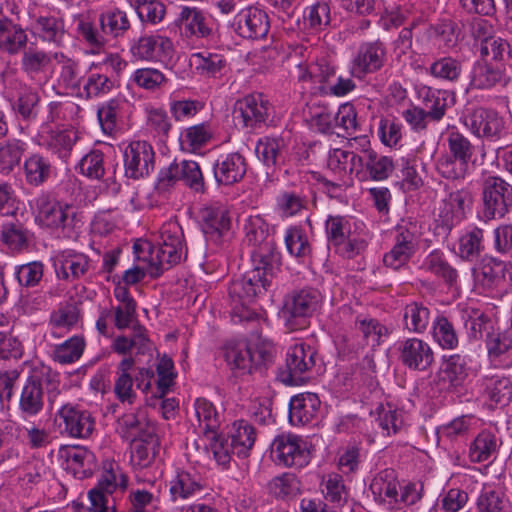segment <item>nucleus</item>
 Wrapping results in <instances>:
<instances>
[{
    "mask_svg": "<svg viewBox=\"0 0 512 512\" xmlns=\"http://www.w3.org/2000/svg\"><path fill=\"white\" fill-rule=\"evenodd\" d=\"M131 53L139 60L162 61L171 57L173 43L159 34L143 35L131 46Z\"/></svg>",
    "mask_w": 512,
    "mask_h": 512,
    "instance_id": "412c9836",
    "label": "nucleus"
},
{
    "mask_svg": "<svg viewBox=\"0 0 512 512\" xmlns=\"http://www.w3.org/2000/svg\"><path fill=\"white\" fill-rule=\"evenodd\" d=\"M448 153L442 155L436 163L438 173L449 180L464 179L469 162L474 154V146L459 131H451L447 135Z\"/></svg>",
    "mask_w": 512,
    "mask_h": 512,
    "instance_id": "423d86ee",
    "label": "nucleus"
},
{
    "mask_svg": "<svg viewBox=\"0 0 512 512\" xmlns=\"http://www.w3.org/2000/svg\"><path fill=\"white\" fill-rule=\"evenodd\" d=\"M484 232L478 227L464 234L459 241V253L462 259L472 261L479 257L484 249Z\"/></svg>",
    "mask_w": 512,
    "mask_h": 512,
    "instance_id": "603ef678",
    "label": "nucleus"
},
{
    "mask_svg": "<svg viewBox=\"0 0 512 512\" xmlns=\"http://www.w3.org/2000/svg\"><path fill=\"white\" fill-rule=\"evenodd\" d=\"M285 245L288 252L297 258L306 257L311 253V246L307 236L303 229L298 226L287 229Z\"/></svg>",
    "mask_w": 512,
    "mask_h": 512,
    "instance_id": "6e6d98bb",
    "label": "nucleus"
},
{
    "mask_svg": "<svg viewBox=\"0 0 512 512\" xmlns=\"http://www.w3.org/2000/svg\"><path fill=\"white\" fill-rule=\"evenodd\" d=\"M336 78V67L327 58H319L309 64L305 74L300 76L301 80L309 79L313 83L319 84L322 91L323 86H328Z\"/></svg>",
    "mask_w": 512,
    "mask_h": 512,
    "instance_id": "37998d69",
    "label": "nucleus"
},
{
    "mask_svg": "<svg viewBox=\"0 0 512 512\" xmlns=\"http://www.w3.org/2000/svg\"><path fill=\"white\" fill-rule=\"evenodd\" d=\"M386 47L380 40L362 43L352 59L350 72L358 79L379 71L386 61Z\"/></svg>",
    "mask_w": 512,
    "mask_h": 512,
    "instance_id": "2eb2a0df",
    "label": "nucleus"
},
{
    "mask_svg": "<svg viewBox=\"0 0 512 512\" xmlns=\"http://www.w3.org/2000/svg\"><path fill=\"white\" fill-rule=\"evenodd\" d=\"M285 141L281 137H263L256 144L258 158L268 168H276L284 162Z\"/></svg>",
    "mask_w": 512,
    "mask_h": 512,
    "instance_id": "4c0bfd02",
    "label": "nucleus"
},
{
    "mask_svg": "<svg viewBox=\"0 0 512 512\" xmlns=\"http://www.w3.org/2000/svg\"><path fill=\"white\" fill-rule=\"evenodd\" d=\"M63 422L62 432L74 438H88L94 431L95 420L92 414L78 405L65 404L58 411Z\"/></svg>",
    "mask_w": 512,
    "mask_h": 512,
    "instance_id": "6ab92c4d",
    "label": "nucleus"
},
{
    "mask_svg": "<svg viewBox=\"0 0 512 512\" xmlns=\"http://www.w3.org/2000/svg\"><path fill=\"white\" fill-rule=\"evenodd\" d=\"M271 452L277 463L286 467H303L309 462L306 442L291 433L278 435L272 443Z\"/></svg>",
    "mask_w": 512,
    "mask_h": 512,
    "instance_id": "ddd939ff",
    "label": "nucleus"
},
{
    "mask_svg": "<svg viewBox=\"0 0 512 512\" xmlns=\"http://www.w3.org/2000/svg\"><path fill=\"white\" fill-rule=\"evenodd\" d=\"M506 265L503 261L490 258L484 260L475 271V280L484 290L498 288L504 281Z\"/></svg>",
    "mask_w": 512,
    "mask_h": 512,
    "instance_id": "e433bc0d",
    "label": "nucleus"
},
{
    "mask_svg": "<svg viewBox=\"0 0 512 512\" xmlns=\"http://www.w3.org/2000/svg\"><path fill=\"white\" fill-rule=\"evenodd\" d=\"M59 394V374L45 365L34 367L21 389L19 411L25 419L36 417L44 408L45 397L53 405Z\"/></svg>",
    "mask_w": 512,
    "mask_h": 512,
    "instance_id": "f03ea898",
    "label": "nucleus"
},
{
    "mask_svg": "<svg viewBox=\"0 0 512 512\" xmlns=\"http://www.w3.org/2000/svg\"><path fill=\"white\" fill-rule=\"evenodd\" d=\"M103 159L104 155L101 151H91L80 161L79 168L81 173L91 179H101L105 172Z\"/></svg>",
    "mask_w": 512,
    "mask_h": 512,
    "instance_id": "69168bd1",
    "label": "nucleus"
},
{
    "mask_svg": "<svg viewBox=\"0 0 512 512\" xmlns=\"http://www.w3.org/2000/svg\"><path fill=\"white\" fill-rule=\"evenodd\" d=\"M320 399L315 393H301L291 398L289 420L293 425H305L311 422L320 409Z\"/></svg>",
    "mask_w": 512,
    "mask_h": 512,
    "instance_id": "cd10ccee",
    "label": "nucleus"
},
{
    "mask_svg": "<svg viewBox=\"0 0 512 512\" xmlns=\"http://www.w3.org/2000/svg\"><path fill=\"white\" fill-rule=\"evenodd\" d=\"M308 200L295 192H283L277 199V206L286 217L298 214L307 207Z\"/></svg>",
    "mask_w": 512,
    "mask_h": 512,
    "instance_id": "774afa93",
    "label": "nucleus"
},
{
    "mask_svg": "<svg viewBox=\"0 0 512 512\" xmlns=\"http://www.w3.org/2000/svg\"><path fill=\"white\" fill-rule=\"evenodd\" d=\"M399 487L395 471L393 469H385L372 479L369 489L377 503L385 505L390 510H394L399 508Z\"/></svg>",
    "mask_w": 512,
    "mask_h": 512,
    "instance_id": "b1692460",
    "label": "nucleus"
},
{
    "mask_svg": "<svg viewBox=\"0 0 512 512\" xmlns=\"http://www.w3.org/2000/svg\"><path fill=\"white\" fill-rule=\"evenodd\" d=\"M464 125L477 137L489 141L499 140L505 129V121L500 114L491 108L476 107L467 113Z\"/></svg>",
    "mask_w": 512,
    "mask_h": 512,
    "instance_id": "f8f14e48",
    "label": "nucleus"
},
{
    "mask_svg": "<svg viewBox=\"0 0 512 512\" xmlns=\"http://www.w3.org/2000/svg\"><path fill=\"white\" fill-rule=\"evenodd\" d=\"M433 338L442 349L453 350L459 344L457 332L445 316H438L434 321Z\"/></svg>",
    "mask_w": 512,
    "mask_h": 512,
    "instance_id": "8fccbe9b",
    "label": "nucleus"
},
{
    "mask_svg": "<svg viewBox=\"0 0 512 512\" xmlns=\"http://www.w3.org/2000/svg\"><path fill=\"white\" fill-rule=\"evenodd\" d=\"M399 360L415 371H426L434 361V353L430 345L422 339L411 337L399 343Z\"/></svg>",
    "mask_w": 512,
    "mask_h": 512,
    "instance_id": "a211bd4d",
    "label": "nucleus"
},
{
    "mask_svg": "<svg viewBox=\"0 0 512 512\" xmlns=\"http://www.w3.org/2000/svg\"><path fill=\"white\" fill-rule=\"evenodd\" d=\"M201 228L207 241L217 246L229 240L231 218L223 206H207L200 211Z\"/></svg>",
    "mask_w": 512,
    "mask_h": 512,
    "instance_id": "dca6fc26",
    "label": "nucleus"
},
{
    "mask_svg": "<svg viewBox=\"0 0 512 512\" xmlns=\"http://www.w3.org/2000/svg\"><path fill=\"white\" fill-rule=\"evenodd\" d=\"M176 25L181 35L186 38H209L213 35V29L203 12L195 7H182L176 19Z\"/></svg>",
    "mask_w": 512,
    "mask_h": 512,
    "instance_id": "393cba45",
    "label": "nucleus"
},
{
    "mask_svg": "<svg viewBox=\"0 0 512 512\" xmlns=\"http://www.w3.org/2000/svg\"><path fill=\"white\" fill-rule=\"evenodd\" d=\"M89 258L82 253L64 251L54 263L55 272L59 279L75 281L84 276L89 270Z\"/></svg>",
    "mask_w": 512,
    "mask_h": 512,
    "instance_id": "bb28decb",
    "label": "nucleus"
},
{
    "mask_svg": "<svg viewBox=\"0 0 512 512\" xmlns=\"http://www.w3.org/2000/svg\"><path fill=\"white\" fill-rule=\"evenodd\" d=\"M256 439L255 428L245 420L235 421L230 433L231 451L238 457H247Z\"/></svg>",
    "mask_w": 512,
    "mask_h": 512,
    "instance_id": "72a5a7b5",
    "label": "nucleus"
},
{
    "mask_svg": "<svg viewBox=\"0 0 512 512\" xmlns=\"http://www.w3.org/2000/svg\"><path fill=\"white\" fill-rule=\"evenodd\" d=\"M37 219L48 228L69 229L74 227L76 208L57 201L49 193H41L35 199Z\"/></svg>",
    "mask_w": 512,
    "mask_h": 512,
    "instance_id": "9b49d317",
    "label": "nucleus"
},
{
    "mask_svg": "<svg viewBox=\"0 0 512 512\" xmlns=\"http://www.w3.org/2000/svg\"><path fill=\"white\" fill-rule=\"evenodd\" d=\"M75 140V134L71 130H51L46 138V145L60 157H65L71 151Z\"/></svg>",
    "mask_w": 512,
    "mask_h": 512,
    "instance_id": "bf43d9fd",
    "label": "nucleus"
},
{
    "mask_svg": "<svg viewBox=\"0 0 512 512\" xmlns=\"http://www.w3.org/2000/svg\"><path fill=\"white\" fill-rule=\"evenodd\" d=\"M194 407L199 423V433L209 437L219 426L218 413L213 404L204 398L196 399Z\"/></svg>",
    "mask_w": 512,
    "mask_h": 512,
    "instance_id": "c03bdc74",
    "label": "nucleus"
},
{
    "mask_svg": "<svg viewBox=\"0 0 512 512\" xmlns=\"http://www.w3.org/2000/svg\"><path fill=\"white\" fill-rule=\"evenodd\" d=\"M180 180L196 193H205L206 187L200 166L192 160H183L178 163Z\"/></svg>",
    "mask_w": 512,
    "mask_h": 512,
    "instance_id": "864d4df0",
    "label": "nucleus"
},
{
    "mask_svg": "<svg viewBox=\"0 0 512 512\" xmlns=\"http://www.w3.org/2000/svg\"><path fill=\"white\" fill-rule=\"evenodd\" d=\"M125 176L138 180L150 175L155 166V152L146 141L131 142L124 150Z\"/></svg>",
    "mask_w": 512,
    "mask_h": 512,
    "instance_id": "4468645a",
    "label": "nucleus"
},
{
    "mask_svg": "<svg viewBox=\"0 0 512 512\" xmlns=\"http://www.w3.org/2000/svg\"><path fill=\"white\" fill-rule=\"evenodd\" d=\"M244 231L245 240L253 247L252 264L269 266L270 270L280 269L281 256L276 250L268 223L259 215L249 216L245 221Z\"/></svg>",
    "mask_w": 512,
    "mask_h": 512,
    "instance_id": "39448f33",
    "label": "nucleus"
},
{
    "mask_svg": "<svg viewBox=\"0 0 512 512\" xmlns=\"http://www.w3.org/2000/svg\"><path fill=\"white\" fill-rule=\"evenodd\" d=\"M158 379L156 380V396L163 398L173 385L175 374L174 363L170 357L163 355L157 365Z\"/></svg>",
    "mask_w": 512,
    "mask_h": 512,
    "instance_id": "680f3d73",
    "label": "nucleus"
},
{
    "mask_svg": "<svg viewBox=\"0 0 512 512\" xmlns=\"http://www.w3.org/2000/svg\"><path fill=\"white\" fill-rule=\"evenodd\" d=\"M365 171L370 179L382 181L387 179L394 170V163L391 157L379 155L373 149H364Z\"/></svg>",
    "mask_w": 512,
    "mask_h": 512,
    "instance_id": "a19ab883",
    "label": "nucleus"
},
{
    "mask_svg": "<svg viewBox=\"0 0 512 512\" xmlns=\"http://www.w3.org/2000/svg\"><path fill=\"white\" fill-rule=\"evenodd\" d=\"M462 71L461 60L451 56H445L435 60L428 69V73L432 77L449 82H457Z\"/></svg>",
    "mask_w": 512,
    "mask_h": 512,
    "instance_id": "a18cd8bd",
    "label": "nucleus"
},
{
    "mask_svg": "<svg viewBox=\"0 0 512 512\" xmlns=\"http://www.w3.org/2000/svg\"><path fill=\"white\" fill-rule=\"evenodd\" d=\"M24 152V143L18 139H10L0 146V167L11 172L19 165Z\"/></svg>",
    "mask_w": 512,
    "mask_h": 512,
    "instance_id": "4d7b16f0",
    "label": "nucleus"
},
{
    "mask_svg": "<svg viewBox=\"0 0 512 512\" xmlns=\"http://www.w3.org/2000/svg\"><path fill=\"white\" fill-rule=\"evenodd\" d=\"M504 71L487 62H477L473 66L470 85L476 89H490L501 82Z\"/></svg>",
    "mask_w": 512,
    "mask_h": 512,
    "instance_id": "79ce46f5",
    "label": "nucleus"
},
{
    "mask_svg": "<svg viewBox=\"0 0 512 512\" xmlns=\"http://www.w3.org/2000/svg\"><path fill=\"white\" fill-rule=\"evenodd\" d=\"M54 167L48 157L39 153L31 154L24 161L26 183L38 187L47 182L54 173Z\"/></svg>",
    "mask_w": 512,
    "mask_h": 512,
    "instance_id": "c756f323",
    "label": "nucleus"
},
{
    "mask_svg": "<svg viewBox=\"0 0 512 512\" xmlns=\"http://www.w3.org/2000/svg\"><path fill=\"white\" fill-rule=\"evenodd\" d=\"M232 27L243 38H263L269 31L268 16L258 8L249 7L241 10L235 16Z\"/></svg>",
    "mask_w": 512,
    "mask_h": 512,
    "instance_id": "aec40b11",
    "label": "nucleus"
},
{
    "mask_svg": "<svg viewBox=\"0 0 512 512\" xmlns=\"http://www.w3.org/2000/svg\"><path fill=\"white\" fill-rule=\"evenodd\" d=\"M416 238L413 232L405 226L397 227L395 244L383 257L386 267L398 270L408 263L416 252Z\"/></svg>",
    "mask_w": 512,
    "mask_h": 512,
    "instance_id": "4be33fe9",
    "label": "nucleus"
},
{
    "mask_svg": "<svg viewBox=\"0 0 512 512\" xmlns=\"http://www.w3.org/2000/svg\"><path fill=\"white\" fill-rule=\"evenodd\" d=\"M317 351L306 343L295 344L286 354L285 365L279 369L278 379L287 385H301L316 365Z\"/></svg>",
    "mask_w": 512,
    "mask_h": 512,
    "instance_id": "1a4fd4ad",
    "label": "nucleus"
},
{
    "mask_svg": "<svg viewBox=\"0 0 512 512\" xmlns=\"http://www.w3.org/2000/svg\"><path fill=\"white\" fill-rule=\"evenodd\" d=\"M505 493L500 488L484 486L476 500L477 512H504Z\"/></svg>",
    "mask_w": 512,
    "mask_h": 512,
    "instance_id": "09e8293b",
    "label": "nucleus"
},
{
    "mask_svg": "<svg viewBox=\"0 0 512 512\" xmlns=\"http://www.w3.org/2000/svg\"><path fill=\"white\" fill-rule=\"evenodd\" d=\"M454 101V94L449 91L429 89L423 100L425 106L423 109L429 120L439 122L445 116L447 108L454 104Z\"/></svg>",
    "mask_w": 512,
    "mask_h": 512,
    "instance_id": "ea45409f",
    "label": "nucleus"
},
{
    "mask_svg": "<svg viewBox=\"0 0 512 512\" xmlns=\"http://www.w3.org/2000/svg\"><path fill=\"white\" fill-rule=\"evenodd\" d=\"M51 62V55L33 43L22 49L21 69L30 77L43 73Z\"/></svg>",
    "mask_w": 512,
    "mask_h": 512,
    "instance_id": "c9c22d12",
    "label": "nucleus"
},
{
    "mask_svg": "<svg viewBox=\"0 0 512 512\" xmlns=\"http://www.w3.org/2000/svg\"><path fill=\"white\" fill-rule=\"evenodd\" d=\"M431 321V311L422 302L412 301L403 308V325L410 333H424Z\"/></svg>",
    "mask_w": 512,
    "mask_h": 512,
    "instance_id": "f704fd0d",
    "label": "nucleus"
},
{
    "mask_svg": "<svg viewBox=\"0 0 512 512\" xmlns=\"http://www.w3.org/2000/svg\"><path fill=\"white\" fill-rule=\"evenodd\" d=\"M325 232L328 244L332 247L352 234L350 222L343 216H328L325 221Z\"/></svg>",
    "mask_w": 512,
    "mask_h": 512,
    "instance_id": "13d9d810",
    "label": "nucleus"
},
{
    "mask_svg": "<svg viewBox=\"0 0 512 512\" xmlns=\"http://www.w3.org/2000/svg\"><path fill=\"white\" fill-rule=\"evenodd\" d=\"M472 195L467 189H459L451 192L446 199V205L451 210V217L446 222L451 225L458 224L464 219L466 210L470 208Z\"/></svg>",
    "mask_w": 512,
    "mask_h": 512,
    "instance_id": "3c124183",
    "label": "nucleus"
},
{
    "mask_svg": "<svg viewBox=\"0 0 512 512\" xmlns=\"http://www.w3.org/2000/svg\"><path fill=\"white\" fill-rule=\"evenodd\" d=\"M280 269L270 270L269 266L253 264L243 277L232 281L229 287L231 316L234 322L254 321L258 315L249 306L264 294Z\"/></svg>",
    "mask_w": 512,
    "mask_h": 512,
    "instance_id": "f257e3e1",
    "label": "nucleus"
},
{
    "mask_svg": "<svg viewBox=\"0 0 512 512\" xmlns=\"http://www.w3.org/2000/svg\"><path fill=\"white\" fill-rule=\"evenodd\" d=\"M468 376L467 361L460 354L443 357V362L437 372V382L443 389L461 386Z\"/></svg>",
    "mask_w": 512,
    "mask_h": 512,
    "instance_id": "a878e982",
    "label": "nucleus"
},
{
    "mask_svg": "<svg viewBox=\"0 0 512 512\" xmlns=\"http://www.w3.org/2000/svg\"><path fill=\"white\" fill-rule=\"evenodd\" d=\"M485 391L496 405L505 406L512 399V382L506 377H492L487 380Z\"/></svg>",
    "mask_w": 512,
    "mask_h": 512,
    "instance_id": "5fc2aeb1",
    "label": "nucleus"
},
{
    "mask_svg": "<svg viewBox=\"0 0 512 512\" xmlns=\"http://www.w3.org/2000/svg\"><path fill=\"white\" fill-rule=\"evenodd\" d=\"M276 349L271 341L258 339L231 341L224 347V358L230 370L238 375L263 373L273 363Z\"/></svg>",
    "mask_w": 512,
    "mask_h": 512,
    "instance_id": "7ed1b4c3",
    "label": "nucleus"
},
{
    "mask_svg": "<svg viewBox=\"0 0 512 512\" xmlns=\"http://www.w3.org/2000/svg\"><path fill=\"white\" fill-rule=\"evenodd\" d=\"M501 440L494 432L481 431L470 445L469 456L472 462L480 463L494 456L500 447Z\"/></svg>",
    "mask_w": 512,
    "mask_h": 512,
    "instance_id": "58836bf2",
    "label": "nucleus"
},
{
    "mask_svg": "<svg viewBox=\"0 0 512 512\" xmlns=\"http://www.w3.org/2000/svg\"><path fill=\"white\" fill-rule=\"evenodd\" d=\"M85 340L82 336H73L55 346L53 359L60 364H70L77 361L83 354Z\"/></svg>",
    "mask_w": 512,
    "mask_h": 512,
    "instance_id": "de8ad7c7",
    "label": "nucleus"
},
{
    "mask_svg": "<svg viewBox=\"0 0 512 512\" xmlns=\"http://www.w3.org/2000/svg\"><path fill=\"white\" fill-rule=\"evenodd\" d=\"M36 28L44 40L54 43L61 42L64 35V23L54 16H40L36 19Z\"/></svg>",
    "mask_w": 512,
    "mask_h": 512,
    "instance_id": "052dcab7",
    "label": "nucleus"
},
{
    "mask_svg": "<svg viewBox=\"0 0 512 512\" xmlns=\"http://www.w3.org/2000/svg\"><path fill=\"white\" fill-rule=\"evenodd\" d=\"M113 86V81L106 74L90 72L83 89L85 91L86 98H93L102 94H107L111 91Z\"/></svg>",
    "mask_w": 512,
    "mask_h": 512,
    "instance_id": "338daca9",
    "label": "nucleus"
},
{
    "mask_svg": "<svg viewBox=\"0 0 512 512\" xmlns=\"http://www.w3.org/2000/svg\"><path fill=\"white\" fill-rule=\"evenodd\" d=\"M304 21L309 28L315 31H323L330 26L331 11L327 0H317L304 10Z\"/></svg>",
    "mask_w": 512,
    "mask_h": 512,
    "instance_id": "49530a36",
    "label": "nucleus"
},
{
    "mask_svg": "<svg viewBox=\"0 0 512 512\" xmlns=\"http://www.w3.org/2000/svg\"><path fill=\"white\" fill-rule=\"evenodd\" d=\"M321 293L311 287L293 290L284 298L282 313L286 325L291 330L306 325V320L312 317L320 307Z\"/></svg>",
    "mask_w": 512,
    "mask_h": 512,
    "instance_id": "0eeeda50",
    "label": "nucleus"
},
{
    "mask_svg": "<svg viewBox=\"0 0 512 512\" xmlns=\"http://www.w3.org/2000/svg\"><path fill=\"white\" fill-rule=\"evenodd\" d=\"M246 171V159L238 152L220 156L213 166L216 183L224 186L233 185L241 181Z\"/></svg>",
    "mask_w": 512,
    "mask_h": 512,
    "instance_id": "5701e85b",
    "label": "nucleus"
},
{
    "mask_svg": "<svg viewBox=\"0 0 512 512\" xmlns=\"http://www.w3.org/2000/svg\"><path fill=\"white\" fill-rule=\"evenodd\" d=\"M420 269L442 279L449 287L457 285V270L448 263L444 254L438 250H434L426 256Z\"/></svg>",
    "mask_w": 512,
    "mask_h": 512,
    "instance_id": "2f4dec72",
    "label": "nucleus"
},
{
    "mask_svg": "<svg viewBox=\"0 0 512 512\" xmlns=\"http://www.w3.org/2000/svg\"><path fill=\"white\" fill-rule=\"evenodd\" d=\"M28 37L24 29L12 20L0 18V49L14 55L26 46Z\"/></svg>",
    "mask_w": 512,
    "mask_h": 512,
    "instance_id": "7c9ffc66",
    "label": "nucleus"
},
{
    "mask_svg": "<svg viewBox=\"0 0 512 512\" xmlns=\"http://www.w3.org/2000/svg\"><path fill=\"white\" fill-rule=\"evenodd\" d=\"M99 23L102 33H99L90 21L82 19L78 22L77 29L79 34L88 44L94 47H102L105 44L104 35L117 38L123 36L130 28L127 14L120 9H113L102 13L99 17Z\"/></svg>",
    "mask_w": 512,
    "mask_h": 512,
    "instance_id": "9d476101",
    "label": "nucleus"
},
{
    "mask_svg": "<svg viewBox=\"0 0 512 512\" xmlns=\"http://www.w3.org/2000/svg\"><path fill=\"white\" fill-rule=\"evenodd\" d=\"M269 109V101L263 94H250L236 101L233 111L234 119L242 127L254 129L266 121Z\"/></svg>",
    "mask_w": 512,
    "mask_h": 512,
    "instance_id": "f3484780",
    "label": "nucleus"
},
{
    "mask_svg": "<svg viewBox=\"0 0 512 512\" xmlns=\"http://www.w3.org/2000/svg\"><path fill=\"white\" fill-rule=\"evenodd\" d=\"M203 489L201 477L185 470L177 471L170 481V496L173 501L186 500Z\"/></svg>",
    "mask_w": 512,
    "mask_h": 512,
    "instance_id": "473e14b6",
    "label": "nucleus"
},
{
    "mask_svg": "<svg viewBox=\"0 0 512 512\" xmlns=\"http://www.w3.org/2000/svg\"><path fill=\"white\" fill-rule=\"evenodd\" d=\"M485 343L490 358L506 367L512 365V330L500 332L494 329L487 334Z\"/></svg>",
    "mask_w": 512,
    "mask_h": 512,
    "instance_id": "c85d7f7f",
    "label": "nucleus"
},
{
    "mask_svg": "<svg viewBox=\"0 0 512 512\" xmlns=\"http://www.w3.org/2000/svg\"><path fill=\"white\" fill-rule=\"evenodd\" d=\"M324 485V495L327 501L337 505H343L347 501L348 490L341 475L337 473L328 474Z\"/></svg>",
    "mask_w": 512,
    "mask_h": 512,
    "instance_id": "e2e57ef3",
    "label": "nucleus"
},
{
    "mask_svg": "<svg viewBox=\"0 0 512 512\" xmlns=\"http://www.w3.org/2000/svg\"><path fill=\"white\" fill-rule=\"evenodd\" d=\"M120 110V101L110 99L97 110V117L104 133L112 134L116 128L117 116Z\"/></svg>",
    "mask_w": 512,
    "mask_h": 512,
    "instance_id": "0e129e2a",
    "label": "nucleus"
},
{
    "mask_svg": "<svg viewBox=\"0 0 512 512\" xmlns=\"http://www.w3.org/2000/svg\"><path fill=\"white\" fill-rule=\"evenodd\" d=\"M482 214L487 220L503 218L512 209V185L500 176H487L481 184Z\"/></svg>",
    "mask_w": 512,
    "mask_h": 512,
    "instance_id": "6e6552de",
    "label": "nucleus"
},
{
    "mask_svg": "<svg viewBox=\"0 0 512 512\" xmlns=\"http://www.w3.org/2000/svg\"><path fill=\"white\" fill-rule=\"evenodd\" d=\"M160 239L159 247L146 244L149 251L147 273L152 278H158L165 270L178 264L184 251L183 229L176 220H169L162 225Z\"/></svg>",
    "mask_w": 512,
    "mask_h": 512,
    "instance_id": "20e7f679",
    "label": "nucleus"
}]
</instances>
